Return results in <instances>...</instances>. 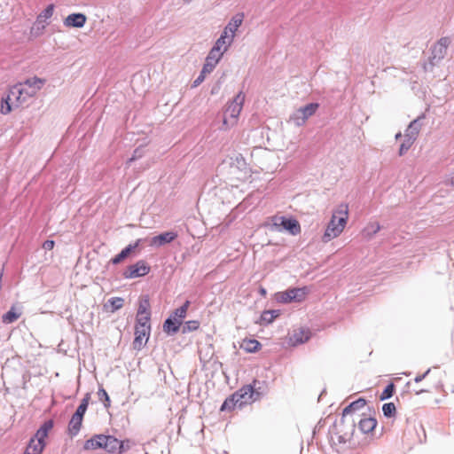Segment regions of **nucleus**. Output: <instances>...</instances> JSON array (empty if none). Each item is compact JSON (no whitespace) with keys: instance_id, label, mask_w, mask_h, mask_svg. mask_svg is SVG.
I'll return each mask as SVG.
<instances>
[{"instance_id":"4","label":"nucleus","mask_w":454,"mask_h":454,"mask_svg":"<svg viewBox=\"0 0 454 454\" xmlns=\"http://www.w3.org/2000/svg\"><path fill=\"white\" fill-rule=\"evenodd\" d=\"M272 223L276 229L279 230V227H282L292 235H297L301 232L299 222L293 217L274 216L272 218Z\"/></svg>"},{"instance_id":"14","label":"nucleus","mask_w":454,"mask_h":454,"mask_svg":"<svg viewBox=\"0 0 454 454\" xmlns=\"http://www.w3.org/2000/svg\"><path fill=\"white\" fill-rule=\"evenodd\" d=\"M230 38L227 35V31H223L220 37L216 40L214 46L209 51V53H213L215 56L219 55V59H222L223 53L228 50L229 43L226 44V39Z\"/></svg>"},{"instance_id":"5","label":"nucleus","mask_w":454,"mask_h":454,"mask_svg":"<svg viewBox=\"0 0 454 454\" xmlns=\"http://www.w3.org/2000/svg\"><path fill=\"white\" fill-rule=\"evenodd\" d=\"M220 60H221V59H219V55L215 56L213 53L208 52L207 58L205 59V63L202 67V69H201L199 76L193 81V82L192 84V88H196L200 83H202L205 80L206 74L213 72V70L215 69V67H216V65L219 63Z\"/></svg>"},{"instance_id":"3","label":"nucleus","mask_w":454,"mask_h":454,"mask_svg":"<svg viewBox=\"0 0 454 454\" xmlns=\"http://www.w3.org/2000/svg\"><path fill=\"white\" fill-rule=\"evenodd\" d=\"M307 294L306 287H293L288 288L284 292H278L276 294V300L280 303H290L293 301H301L305 299Z\"/></svg>"},{"instance_id":"19","label":"nucleus","mask_w":454,"mask_h":454,"mask_svg":"<svg viewBox=\"0 0 454 454\" xmlns=\"http://www.w3.org/2000/svg\"><path fill=\"white\" fill-rule=\"evenodd\" d=\"M182 325V322L177 317H175V316H169L168 317L164 323H163V331L168 335H174L176 334Z\"/></svg>"},{"instance_id":"13","label":"nucleus","mask_w":454,"mask_h":454,"mask_svg":"<svg viewBox=\"0 0 454 454\" xmlns=\"http://www.w3.org/2000/svg\"><path fill=\"white\" fill-rule=\"evenodd\" d=\"M87 21V17L85 14L81 12H74L69 14L65 20H64V26L67 27H75V28H81L84 27L85 23Z\"/></svg>"},{"instance_id":"55","label":"nucleus","mask_w":454,"mask_h":454,"mask_svg":"<svg viewBox=\"0 0 454 454\" xmlns=\"http://www.w3.org/2000/svg\"><path fill=\"white\" fill-rule=\"evenodd\" d=\"M186 2H191L192 0H185Z\"/></svg>"},{"instance_id":"34","label":"nucleus","mask_w":454,"mask_h":454,"mask_svg":"<svg viewBox=\"0 0 454 454\" xmlns=\"http://www.w3.org/2000/svg\"><path fill=\"white\" fill-rule=\"evenodd\" d=\"M150 300L147 295L143 296L139 299V304L137 309V313L139 315H144L147 313H151L150 311Z\"/></svg>"},{"instance_id":"43","label":"nucleus","mask_w":454,"mask_h":454,"mask_svg":"<svg viewBox=\"0 0 454 454\" xmlns=\"http://www.w3.org/2000/svg\"><path fill=\"white\" fill-rule=\"evenodd\" d=\"M414 141L412 138H407L405 137L403 142L400 145L398 154L399 156H403L407 153V151L411 147Z\"/></svg>"},{"instance_id":"15","label":"nucleus","mask_w":454,"mask_h":454,"mask_svg":"<svg viewBox=\"0 0 454 454\" xmlns=\"http://www.w3.org/2000/svg\"><path fill=\"white\" fill-rule=\"evenodd\" d=\"M144 239H138L134 243L129 244L126 247H124L119 254H117L114 257L111 259V262L113 264H119L122 261H124L129 255L139 247V245L143 242Z\"/></svg>"},{"instance_id":"25","label":"nucleus","mask_w":454,"mask_h":454,"mask_svg":"<svg viewBox=\"0 0 454 454\" xmlns=\"http://www.w3.org/2000/svg\"><path fill=\"white\" fill-rule=\"evenodd\" d=\"M45 445V442L36 440V438L33 436L30 438L25 452H28L29 454H42Z\"/></svg>"},{"instance_id":"9","label":"nucleus","mask_w":454,"mask_h":454,"mask_svg":"<svg viewBox=\"0 0 454 454\" xmlns=\"http://www.w3.org/2000/svg\"><path fill=\"white\" fill-rule=\"evenodd\" d=\"M10 97L14 100L15 107L21 106L27 98L31 97V93L26 90L22 83L14 85L9 90Z\"/></svg>"},{"instance_id":"21","label":"nucleus","mask_w":454,"mask_h":454,"mask_svg":"<svg viewBox=\"0 0 454 454\" xmlns=\"http://www.w3.org/2000/svg\"><path fill=\"white\" fill-rule=\"evenodd\" d=\"M265 385V381H260L256 379H254L253 381L247 386L251 387L250 396H252L254 403L259 401L265 395V391L263 389V386Z\"/></svg>"},{"instance_id":"32","label":"nucleus","mask_w":454,"mask_h":454,"mask_svg":"<svg viewBox=\"0 0 454 454\" xmlns=\"http://www.w3.org/2000/svg\"><path fill=\"white\" fill-rule=\"evenodd\" d=\"M235 407H239V403L236 400L234 395H231L228 396L220 407L221 411H230L235 409Z\"/></svg>"},{"instance_id":"24","label":"nucleus","mask_w":454,"mask_h":454,"mask_svg":"<svg viewBox=\"0 0 454 454\" xmlns=\"http://www.w3.org/2000/svg\"><path fill=\"white\" fill-rule=\"evenodd\" d=\"M309 338L310 332L309 330L301 328L294 333V334L290 337V341L294 346H297L307 342Z\"/></svg>"},{"instance_id":"53","label":"nucleus","mask_w":454,"mask_h":454,"mask_svg":"<svg viewBox=\"0 0 454 454\" xmlns=\"http://www.w3.org/2000/svg\"><path fill=\"white\" fill-rule=\"evenodd\" d=\"M401 137H402V134H401V132L396 133V134H395V138L396 140H397V139H399V138H401Z\"/></svg>"},{"instance_id":"50","label":"nucleus","mask_w":454,"mask_h":454,"mask_svg":"<svg viewBox=\"0 0 454 454\" xmlns=\"http://www.w3.org/2000/svg\"><path fill=\"white\" fill-rule=\"evenodd\" d=\"M270 314L273 317V318H277L280 316L281 311L279 309H268Z\"/></svg>"},{"instance_id":"35","label":"nucleus","mask_w":454,"mask_h":454,"mask_svg":"<svg viewBox=\"0 0 454 454\" xmlns=\"http://www.w3.org/2000/svg\"><path fill=\"white\" fill-rule=\"evenodd\" d=\"M81 420H75V418L72 416L68 424V434L73 437L78 434L82 427Z\"/></svg>"},{"instance_id":"26","label":"nucleus","mask_w":454,"mask_h":454,"mask_svg":"<svg viewBox=\"0 0 454 454\" xmlns=\"http://www.w3.org/2000/svg\"><path fill=\"white\" fill-rule=\"evenodd\" d=\"M377 426V420L374 418H364L358 422V428L363 434H369L374 430Z\"/></svg>"},{"instance_id":"1","label":"nucleus","mask_w":454,"mask_h":454,"mask_svg":"<svg viewBox=\"0 0 454 454\" xmlns=\"http://www.w3.org/2000/svg\"><path fill=\"white\" fill-rule=\"evenodd\" d=\"M348 221V206L340 205L333 214L323 236V241L328 242L338 237L345 228Z\"/></svg>"},{"instance_id":"23","label":"nucleus","mask_w":454,"mask_h":454,"mask_svg":"<svg viewBox=\"0 0 454 454\" xmlns=\"http://www.w3.org/2000/svg\"><path fill=\"white\" fill-rule=\"evenodd\" d=\"M423 118L424 116H420L410 122L405 130L404 137L412 138L413 141L416 140L421 128L420 120Z\"/></svg>"},{"instance_id":"41","label":"nucleus","mask_w":454,"mask_h":454,"mask_svg":"<svg viewBox=\"0 0 454 454\" xmlns=\"http://www.w3.org/2000/svg\"><path fill=\"white\" fill-rule=\"evenodd\" d=\"M107 302L111 305V312H115L122 308L124 300L121 297H112Z\"/></svg>"},{"instance_id":"37","label":"nucleus","mask_w":454,"mask_h":454,"mask_svg":"<svg viewBox=\"0 0 454 454\" xmlns=\"http://www.w3.org/2000/svg\"><path fill=\"white\" fill-rule=\"evenodd\" d=\"M189 306L190 301H186L181 307L176 309L171 314V316H175V317H177L182 322V320L186 317Z\"/></svg>"},{"instance_id":"54","label":"nucleus","mask_w":454,"mask_h":454,"mask_svg":"<svg viewBox=\"0 0 454 454\" xmlns=\"http://www.w3.org/2000/svg\"><path fill=\"white\" fill-rule=\"evenodd\" d=\"M261 294H266V290L264 288H261Z\"/></svg>"},{"instance_id":"7","label":"nucleus","mask_w":454,"mask_h":454,"mask_svg":"<svg viewBox=\"0 0 454 454\" xmlns=\"http://www.w3.org/2000/svg\"><path fill=\"white\" fill-rule=\"evenodd\" d=\"M356 430V422L354 419H351L350 421L348 419H346L344 418V423L340 424L336 427V432L335 434H338V441L340 443H346L347 442L350 441L354 432Z\"/></svg>"},{"instance_id":"28","label":"nucleus","mask_w":454,"mask_h":454,"mask_svg":"<svg viewBox=\"0 0 454 454\" xmlns=\"http://www.w3.org/2000/svg\"><path fill=\"white\" fill-rule=\"evenodd\" d=\"M54 11V4H51L47 5V7L37 16L36 23L38 25L42 24V28L43 29L45 25L43 23H46V20H49Z\"/></svg>"},{"instance_id":"47","label":"nucleus","mask_w":454,"mask_h":454,"mask_svg":"<svg viewBox=\"0 0 454 454\" xmlns=\"http://www.w3.org/2000/svg\"><path fill=\"white\" fill-rule=\"evenodd\" d=\"M144 153H145L144 146H139V147L136 148L133 152L132 156L129 159L128 163H130V162L141 158L144 155Z\"/></svg>"},{"instance_id":"48","label":"nucleus","mask_w":454,"mask_h":454,"mask_svg":"<svg viewBox=\"0 0 454 454\" xmlns=\"http://www.w3.org/2000/svg\"><path fill=\"white\" fill-rule=\"evenodd\" d=\"M54 245H55L54 240L47 239L43 243V248L45 250H51V249H53Z\"/></svg>"},{"instance_id":"16","label":"nucleus","mask_w":454,"mask_h":454,"mask_svg":"<svg viewBox=\"0 0 454 454\" xmlns=\"http://www.w3.org/2000/svg\"><path fill=\"white\" fill-rule=\"evenodd\" d=\"M245 95L240 91L236 95V97L227 107L226 111L230 114L231 117L237 118L239 115L243 107Z\"/></svg>"},{"instance_id":"51","label":"nucleus","mask_w":454,"mask_h":454,"mask_svg":"<svg viewBox=\"0 0 454 454\" xmlns=\"http://www.w3.org/2000/svg\"><path fill=\"white\" fill-rule=\"evenodd\" d=\"M73 417L75 418V420H81L82 422L84 414L75 411V412L73 414Z\"/></svg>"},{"instance_id":"10","label":"nucleus","mask_w":454,"mask_h":454,"mask_svg":"<svg viewBox=\"0 0 454 454\" xmlns=\"http://www.w3.org/2000/svg\"><path fill=\"white\" fill-rule=\"evenodd\" d=\"M151 333V327L142 328L135 326V339L133 340V348L136 350H141L147 342Z\"/></svg>"},{"instance_id":"29","label":"nucleus","mask_w":454,"mask_h":454,"mask_svg":"<svg viewBox=\"0 0 454 454\" xmlns=\"http://www.w3.org/2000/svg\"><path fill=\"white\" fill-rule=\"evenodd\" d=\"M21 316V311L17 310L14 306H12L11 309L3 315V322L4 324H12L20 318Z\"/></svg>"},{"instance_id":"45","label":"nucleus","mask_w":454,"mask_h":454,"mask_svg":"<svg viewBox=\"0 0 454 454\" xmlns=\"http://www.w3.org/2000/svg\"><path fill=\"white\" fill-rule=\"evenodd\" d=\"M90 399V394L87 393L84 395V397L82 399L81 403L77 407L76 411L85 414V412L88 409Z\"/></svg>"},{"instance_id":"22","label":"nucleus","mask_w":454,"mask_h":454,"mask_svg":"<svg viewBox=\"0 0 454 454\" xmlns=\"http://www.w3.org/2000/svg\"><path fill=\"white\" fill-rule=\"evenodd\" d=\"M366 404V400L363 397H359L356 401L351 402L348 406H346L342 411L341 423H344V418H346L348 414H351L360 409H362Z\"/></svg>"},{"instance_id":"52","label":"nucleus","mask_w":454,"mask_h":454,"mask_svg":"<svg viewBox=\"0 0 454 454\" xmlns=\"http://www.w3.org/2000/svg\"><path fill=\"white\" fill-rule=\"evenodd\" d=\"M425 392H427V390H425V389H420V390L416 391V392H415V394H416L417 395H420V394H422V393H425Z\"/></svg>"},{"instance_id":"11","label":"nucleus","mask_w":454,"mask_h":454,"mask_svg":"<svg viewBox=\"0 0 454 454\" xmlns=\"http://www.w3.org/2000/svg\"><path fill=\"white\" fill-rule=\"evenodd\" d=\"M178 237V234L176 231H165L162 233H160L159 235H156L151 239L150 246L152 247H162L167 244H169L173 242L176 238Z\"/></svg>"},{"instance_id":"33","label":"nucleus","mask_w":454,"mask_h":454,"mask_svg":"<svg viewBox=\"0 0 454 454\" xmlns=\"http://www.w3.org/2000/svg\"><path fill=\"white\" fill-rule=\"evenodd\" d=\"M241 347L248 353H255L261 348L262 344L254 339L245 340Z\"/></svg>"},{"instance_id":"6","label":"nucleus","mask_w":454,"mask_h":454,"mask_svg":"<svg viewBox=\"0 0 454 454\" xmlns=\"http://www.w3.org/2000/svg\"><path fill=\"white\" fill-rule=\"evenodd\" d=\"M150 266L144 260H139L136 263L129 265L123 272L124 278L131 279L144 277L150 272Z\"/></svg>"},{"instance_id":"49","label":"nucleus","mask_w":454,"mask_h":454,"mask_svg":"<svg viewBox=\"0 0 454 454\" xmlns=\"http://www.w3.org/2000/svg\"><path fill=\"white\" fill-rule=\"evenodd\" d=\"M431 372V369L428 368L424 373L419 374L414 378V381L416 383L421 382Z\"/></svg>"},{"instance_id":"17","label":"nucleus","mask_w":454,"mask_h":454,"mask_svg":"<svg viewBox=\"0 0 454 454\" xmlns=\"http://www.w3.org/2000/svg\"><path fill=\"white\" fill-rule=\"evenodd\" d=\"M104 445V450L108 453H114L116 451L122 452L124 450L123 442L120 441L114 435L106 434Z\"/></svg>"},{"instance_id":"12","label":"nucleus","mask_w":454,"mask_h":454,"mask_svg":"<svg viewBox=\"0 0 454 454\" xmlns=\"http://www.w3.org/2000/svg\"><path fill=\"white\" fill-rule=\"evenodd\" d=\"M251 387L245 385L233 393L239 403V408L241 409L247 404L253 403V398L250 396Z\"/></svg>"},{"instance_id":"20","label":"nucleus","mask_w":454,"mask_h":454,"mask_svg":"<svg viewBox=\"0 0 454 454\" xmlns=\"http://www.w3.org/2000/svg\"><path fill=\"white\" fill-rule=\"evenodd\" d=\"M106 439V434H94L90 439L86 440L83 444V449L86 450H97V449H105L104 442Z\"/></svg>"},{"instance_id":"39","label":"nucleus","mask_w":454,"mask_h":454,"mask_svg":"<svg viewBox=\"0 0 454 454\" xmlns=\"http://www.w3.org/2000/svg\"><path fill=\"white\" fill-rule=\"evenodd\" d=\"M395 393V384L393 382L388 383L380 395L381 401L390 399Z\"/></svg>"},{"instance_id":"38","label":"nucleus","mask_w":454,"mask_h":454,"mask_svg":"<svg viewBox=\"0 0 454 454\" xmlns=\"http://www.w3.org/2000/svg\"><path fill=\"white\" fill-rule=\"evenodd\" d=\"M381 229L380 224L378 222L370 223L364 228V233L368 238L373 237L376 233H378Z\"/></svg>"},{"instance_id":"31","label":"nucleus","mask_w":454,"mask_h":454,"mask_svg":"<svg viewBox=\"0 0 454 454\" xmlns=\"http://www.w3.org/2000/svg\"><path fill=\"white\" fill-rule=\"evenodd\" d=\"M15 107L14 100L10 97L9 93L6 97H3L1 99V113L3 114H8L11 113L12 107Z\"/></svg>"},{"instance_id":"36","label":"nucleus","mask_w":454,"mask_h":454,"mask_svg":"<svg viewBox=\"0 0 454 454\" xmlns=\"http://www.w3.org/2000/svg\"><path fill=\"white\" fill-rule=\"evenodd\" d=\"M150 320H151V313H147V314H144V315L137 314L135 326H139L142 328L151 327Z\"/></svg>"},{"instance_id":"46","label":"nucleus","mask_w":454,"mask_h":454,"mask_svg":"<svg viewBox=\"0 0 454 454\" xmlns=\"http://www.w3.org/2000/svg\"><path fill=\"white\" fill-rule=\"evenodd\" d=\"M274 321L273 317L270 314L269 310H263L261 317H260V323L262 325H267L269 324H271Z\"/></svg>"},{"instance_id":"44","label":"nucleus","mask_w":454,"mask_h":454,"mask_svg":"<svg viewBox=\"0 0 454 454\" xmlns=\"http://www.w3.org/2000/svg\"><path fill=\"white\" fill-rule=\"evenodd\" d=\"M98 395L99 400L104 403V406L106 408H108L111 404V401L107 392L103 387H99L98 391Z\"/></svg>"},{"instance_id":"42","label":"nucleus","mask_w":454,"mask_h":454,"mask_svg":"<svg viewBox=\"0 0 454 454\" xmlns=\"http://www.w3.org/2000/svg\"><path fill=\"white\" fill-rule=\"evenodd\" d=\"M200 327V322L197 320H190L185 322L183 326L182 332L183 333H190L197 330Z\"/></svg>"},{"instance_id":"27","label":"nucleus","mask_w":454,"mask_h":454,"mask_svg":"<svg viewBox=\"0 0 454 454\" xmlns=\"http://www.w3.org/2000/svg\"><path fill=\"white\" fill-rule=\"evenodd\" d=\"M54 423L51 419H48L44 421L41 427L37 429L35 434V437L36 440L45 442V438L48 436L50 430L53 427Z\"/></svg>"},{"instance_id":"30","label":"nucleus","mask_w":454,"mask_h":454,"mask_svg":"<svg viewBox=\"0 0 454 454\" xmlns=\"http://www.w3.org/2000/svg\"><path fill=\"white\" fill-rule=\"evenodd\" d=\"M22 84L23 86L27 85L29 87L31 90L29 93H31V96H33L35 94L36 90L41 89V86L43 84V81L36 76H34L32 78L27 79L26 82Z\"/></svg>"},{"instance_id":"8","label":"nucleus","mask_w":454,"mask_h":454,"mask_svg":"<svg viewBox=\"0 0 454 454\" xmlns=\"http://www.w3.org/2000/svg\"><path fill=\"white\" fill-rule=\"evenodd\" d=\"M319 104L317 103H309L306 106L300 107L297 112L294 114V121L297 125H302L306 120H308L310 116H312L316 111L318 109Z\"/></svg>"},{"instance_id":"2","label":"nucleus","mask_w":454,"mask_h":454,"mask_svg":"<svg viewBox=\"0 0 454 454\" xmlns=\"http://www.w3.org/2000/svg\"><path fill=\"white\" fill-rule=\"evenodd\" d=\"M450 44V39L447 36L441 37L430 48V56L424 63L423 68L426 72H433L434 68L441 63L447 54V50Z\"/></svg>"},{"instance_id":"40","label":"nucleus","mask_w":454,"mask_h":454,"mask_svg":"<svg viewBox=\"0 0 454 454\" xmlns=\"http://www.w3.org/2000/svg\"><path fill=\"white\" fill-rule=\"evenodd\" d=\"M382 412L386 418H393L395 415L396 409L394 403H386L382 406Z\"/></svg>"},{"instance_id":"18","label":"nucleus","mask_w":454,"mask_h":454,"mask_svg":"<svg viewBox=\"0 0 454 454\" xmlns=\"http://www.w3.org/2000/svg\"><path fill=\"white\" fill-rule=\"evenodd\" d=\"M244 19L243 13H237L235 16H233L231 20L229 21L228 25L225 27L223 31H227V35L231 33L230 38H229V45L231 44L233 42L235 32L238 30V28L241 26Z\"/></svg>"}]
</instances>
